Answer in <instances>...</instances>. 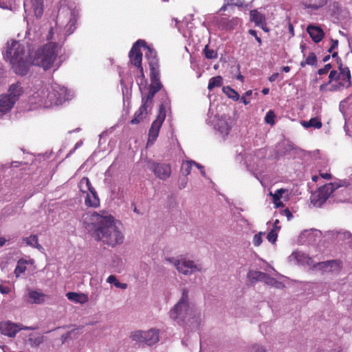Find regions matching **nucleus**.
<instances>
[{
	"label": "nucleus",
	"mask_w": 352,
	"mask_h": 352,
	"mask_svg": "<svg viewBox=\"0 0 352 352\" xmlns=\"http://www.w3.org/2000/svg\"><path fill=\"white\" fill-rule=\"evenodd\" d=\"M61 45L56 42H48L35 51L32 56L26 52L24 45L19 41H11L7 43L5 58L9 60L14 72L20 76L28 74L30 65H34L42 67L45 71L56 67Z\"/></svg>",
	"instance_id": "obj_1"
},
{
	"label": "nucleus",
	"mask_w": 352,
	"mask_h": 352,
	"mask_svg": "<svg viewBox=\"0 0 352 352\" xmlns=\"http://www.w3.org/2000/svg\"><path fill=\"white\" fill-rule=\"evenodd\" d=\"M86 229L98 241L109 246L115 247L122 243L124 236L115 223L113 217L103 211L86 213L83 216Z\"/></svg>",
	"instance_id": "obj_2"
},
{
	"label": "nucleus",
	"mask_w": 352,
	"mask_h": 352,
	"mask_svg": "<svg viewBox=\"0 0 352 352\" xmlns=\"http://www.w3.org/2000/svg\"><path fill=\"white\" fill-rule=\"evenodd\" d=\"M330 71L328 81L322 83L319 90L322 93L336 92L349 88L352 85V77L349 69Z\"/></svg>",
	"instance_id": "obj_3"
},
{
	"label": "nucleus",
	"mask_w": 352,
	"mask_h": 352,
	"mask_svg": "<svg viewBox=\"0 0 352 352\" xmlns=\"http://www.w3.org/2000/svg\"><path fill=\"white\" fill-rule=\"evenodd\" d=\"M190 311L191 309L188 304V292L186 289H184L180 300L170 311L169 315L170 318L181 324L184 322Z\"/></svg>",
	"instance_id": "obj_4"
},
{
	"label": "nucleus",
	"mask_w": 352,
	"mask_h": 352,
	"mask_svg": "<svg viewBox=\"0 0 352 352\" xmlns=\"http://www.w3.org/2000/svg\"><path fill=\"white\" fill-rule=\"evenodd\" d=\"M80 190L82 193L86 194L85 204L89 208H98L100 206V199L97 192L92 186L89 179L83 177L78 184Z\"/></svg>",
	"instance_id": "obj_5"
},
{
	"label": "nucleus",
	"mask_w": 352,
	"mask_h": 352,
	"mask_svg": "<svg viewBox=\"0 0 352 352\" xmlns=\"http://www.w3.org/2000/svg\"><path fill=\"white\" fill-rule=\"evenodd\" d=\"M50 85L41 80H36L34 85L32 98L45 106H48V101L54 100V96L50 94Z\"/></svg>",
	"instance_id": "obj_6"
},
{
	"label": "nucleus",
	"mask_w": 352,
	"mask_h": 352,
	"mask_svg": "<svg viewBox=\"0 0 352 352\" xmlns=\"http://www.w3.org/2000/svg\"><path fill=\"white\" fill-rule=\"evenodd\" d=\"M130 338L138 344L151 346L159 341V331L155 329L147 331L137 330L131 332Z\"/></svg>",
	"instance_id": "obj_7"
},
{
	"label": "nucleus",
	"mask_w": 352,
	"mask_h": 352,
	"mask_svg": "<svg viewBox=\"0 0 352 352\" xmlns=\"http://www.w3.org/2000/svg\"><path fill=\"white\" fill-rule=\"evenodd\" d=\"M332 183L327 184L318 188L317 191L311 196V204L316 207H320L329 197V196L337 188Z\"/></svg>",
	"instance_id": "obj_8"
},
{
	"label": "nucleus",
	"mask_w": 352,
	"mask_h": 352,
	"mask_svg": "<svg viewBox=\"0 0 352 352\" xmlns=\"http://www.w3.org/2000/svg\"><path fill=\"white\" fill-rule=\"evenodd\" d=\"M166 118V110L164 105L161 104L159 107L158 113L156 119L153 122L148 131V137L147 144H153L157 140L161 126Z\"/></svg>",
	"instance_id": "obj_9"
},
{
	"label": "nucleus",
	"mask_w": 352,
	"mask_h": 352,
	"mask_svg": "<svg viewBox=\"0 0 352 352\" xmlns=\"http://www.w3.org/2000/svg\"><path fill=\"white\" fill-rule=\"evenodd\" d=\"M167 261L173 264L179 273L185 275H189L201 270V269L195 264L194 261L188 260L186 258H169Z\"/></svg>",
	"instance_id": "obj_10"
},
{
	"label": "nucleus",
	"mask_w": 352,
	"mask_h": 352,
	"mask_svg": "<svg viewBox=\"0 0 352 352\" xmlns=\"http://www.w3.org/2000/svg\"><path fill=\"white\" fill-rule=\"evenodd\" d=\"M36 327H27L21 324L12 322L10 320L0 322V332L3 336L9 338H14L18 332L21 330H34Z\"/></svg>",
	"instance_id": "obj_11"
},
{
	"label": "nucleus",
	"mask_w": 352,
	"mask_h": 352,
	"mask_svg": "<svg viewBox=\"0 0 352 352\" xmlns=\"http://www.w3.org/2000/svg\"><path fill=\"white\" fill-rule=\"evenodd\" d=\"M148 169L155 177L162 180H166L171 175V167L169 164L152 162L148 164Z\"/></svg>",
	"instance_id": "obj_12"
},
{
	"label": "nucleus",
	"mask_w": 352,
	"mask_h": 352,
	"mask_svg": "<svg viewBox=\"0 0 352 352\" xmlns=\"http://www.w3.org/2000/svg\"><path fill=\"white\" fill-rule=\"evenodd\" d=\"M151 85L148 88V93L143 98L153 102L155 95L162 89V84L160 79V69L150 70Z\"/></svg>",
	"instance_id": "obj_13"
},
{
	"label": "nucleus",
	"mask_w": 352,
	"mask_h": 352,
	"mask_svg": "<svg viewBox=\"0 0 352 352\" xmlns=\"http://www.w3.org/2000/svg\"><path fill=\"white\" fill-rule=\"evenodd\" d=\"M142 46H146V42L144 40H138L133 44L129 54L130 62L134 66L137 67L139 70H142V53L140 49V47Z\"/></svg>",
	"instance_id": "obj_14"
},
{
	"label": "nucleus",
	"mask_w": 352,
	"mask_h": 352,
	"mask_svg": "<svg viewBox=\"0 0 352 352\" xmlns=\"http://www.w3.org/2000/svg\"><path fill=\"white\" fill-rule=\"evenodd\" d=\"M153 102L142 98V104L139 109L135 112L133 119L130 121L132 125L138 124L142 122L152 109Z\"/></svg>",
	"instance_id": "obj_15"
},
{
	"label": "nucleus",
	"mask_w": 352,
	"mask_h": 352,
	"mask_svg": "<svg viewBox=\"0 0 352 352\" xmlns=\"http://www.w3.org/2000/svg\"><path fill=\"white\" fill-rule=\"evenodd\" d=\"M66 91V89L60 87L59 85L54 84L50 85V94L54 96V100L48 101V105L61 103L65 99Z\"/></svg>",
	"instance_id": "obj_16"
},
{
	"label": "nucleus",
	"mask_w": 352,
	"mask_h": 352,
	"mask_svg": "<svg viewBox=\"0 0 352 352\" xmlns=\"http://www.w3.org/2000/svg\"><path fill=\"white\" fill-rule=\"evenodd\" d=\"M144 47L147 50V52L145 53V56L148 61L150 70L160 69L157 52L153 48L147 46L146 45Z\"/></svg>",
	"instance_id": "obj_17"
},
{
	"label": "nucleus",
	"mask_w": 352,
	"mask_h": 352,
	"mask_svg": "<svg viewBox=\"0 0 352 352\" xmlns=\"http://www.w3.org/2000/svg\"><path fill=\"white\" fill-rule=\"evenodd\" d=\"M240 23V19L237 17H233L229 19L227 17H221L218 21V25L223 30L231 31L236 28Z\"/></svg>",
	"instance_id": "obj_18"
},
{
	"label": "nucleus",
	"mask_w": 352,
	"mask_h": 352,
	"mask_svg": "<svg viewBox=\"0 0 352 352\" xmlns=\"http://www.w3.org/2000/svg\"><path fill=\"white\" fill-rule=\"evenodd\" d=\"M24 6L32 9L36 18H40L43 14V0H25Z\"/></svg>",
	"instance_id": "obj_19"
},
{
	"label": "nucleus",
	"mask_w": 352,
	"mask_h": 352,
	"mask_svg": "<svg viewBox=\"0 0 352 352\" xmlns=\"http://www.w3.org/2000/svg\"><path fill=\"white\" fill-rule=\"evenodd\" d=\"M307 32L314 42L318 43L322 40L324 36V33L322 29L320 27L309 25L307 28Z\"/></svg>",
	"instance_id": "obj_20"
},
{
	"label": "nucleus",
	"mask_w": 352,
	"mask_h": 352,
	"mask_svg": "<svg viewBox=\"0 0 352 352\" xmlns=\"http://www.w3.org/2000/svg\"><path fill=\"white\" fill-rule=\"evenodd\" d=\"M15 102L8 95L1 96L0 98V113L4 114L9 111L13 107Z\"/></svg>",
	"instance_id": "obj_21"
},
{
	"label": "nucleus",
	"mask_w": 352,
	"mask_h": 352,
	"mask_svg": "<svg viewBox=\"0 0 352 352\" xmlns=\"http://www.w3.org/2000/svg\"><path fill=\"white\" fill-rule=\"evenodd\" d=\"M23 90L21 85V83L16 82L12 84L9 88V94L8 95L14 101L16 102L19 96L23 94Z\"/></svg>",
	"instance_id": "obj_22"
},
{
	"label": "nucleus",
	"mask_w": 352,
	"mask_h": 352,
	"mask_svg": "<svg viewBox=\"0 0 352 352\" xmlns=\"http://www.w3.org/2000/svg\"><path fill=\"white\" fill-rule=\"evenodd\" d=\"M250 21L254 23L256 26H259L266 21L265 15L256 10H253L250 12Z\"/></svg>",
	"instance_id": "obj_23"
},
{
	"label": "nucleus",
	"mask_w": 352,
	"mask_h": 352,
	"mask_svg": "<svg viewBox=\"0 0 352 352\" xmlns=\"http://www.w3.org/2000/svg\"><path fill=\"white\" fill-rule=\"evenodd\" d=\"M248 278L252 283L258 280L267 281V279H270L267 274L258 271H250L248 274Z\"/></svg>",
	"instance_id": "obj_24"
},
{
	"label": "nucleus",
	"mask_w": 352,
	"mask_h": 352,
	"mask_svg": "<svg viewBox=\"0 0 352 352\" xmlns=\"http://www.w3.org/2000/svg\"><path fill=\"white\" fill-rule=\"evenodd\" d=\"M30 302L32 304H41L45 300V295L38 291L32 290L28 292Z\"/></svg>",
	"instance_id": "obj_25"
},
{
	"label": "nucleus",
	"mask_w": 352,
	"mask_h": 352,
	"mask_svg": "<svg viewBox=\"0 0 352 352\" xmlns=\"http://www.w3.org/2000/svg\"><path fill=\"white\" fill-rule=\"evenodd\" d=\"M215 128L223 135H228L231 129L230 126L224 119L218 120L215 124Z\"/></svg>",
	"instance_id": "obj_26"
},
{
	"label": "nucleus",
	"mask_w": 352,
	"mask_h": 352,
	"mask_svg": "<svg viewBox=\"0 0 352 352\" xmlns=\"http://www.w3.org/2000/svg\"><path fill=\"white\" fill-rule=\"evenodd\" d=\"M287 192V190L285 188H280L276 190L274 193L270 192V195L272 197L273 203L275 204L276 208L283 207V203L280 201V199L283 197V195Z\"/></svg>",
	"instance_id": "obj_27"
},
{
	"label": "nucleus",
	"mask_w": 352,
	"mask_h": 352,
	"mask_svg": "<svg viewBox=\"0 0 352 352\" xmlns=\"http://www.w3.org/2000/svg\"><path fill=\"white\" fill-rule=\"evenodd\" d=\"M67 298L76 302L85 303L88 301V296L85 294H78L76 292H68L66 294Z\"/></svg>",
	"instance_id": "obj_28"
},
{
	"label": "nucleus",
	"mask_w": 352,
	"mask_h": 352,
	"mask_svg": "<svg viewBox=\"0 0 352 352\" xmlns=\"http://www.w3.org/2000/svg\"><path fill=\"white\" fill-rule=\"evenodd\" d=\"M301 124L306 129L314 127L319 129L322 126L321 120L318 117L312 118L309 121H302Z\"/></svg>",
	"instance_id": "obj_29"
},
{
	"label": "nucleus",
	"mask_w": 352,
	"mask_h": 352,
	"mask_svg": "<svg viewBox=\"0 0 352 352\" xmlns=\"http://www.w3.org/2000/svg\"><path fill=\"white\" fill-rule=\"evenodd\" d=\"M23 240L29 246L35 248L39 250L43 249V247L38 243L37 235L32 234L28 237L23 238Z\"/></svg>",
	"instance_id": "obj_30"
},
{
	"label": "nucleus",
	"mask_w": 352,
	"mask_h": 352,
	"mask_svg": "<svg viewBox=\"0 0 352 352\" xmlns=\"http://www.w3.org/2000/svg\"><path fill=\"white\" fill-rule=\"evenodd\" d=\"M223 85V78L221 76H217L209 80L208 89L211 91L215 87H220Z\"/></svg>",
	"instance_id": "obj_31"
},
{
	"label": "nucleus",
	"mask_w": 352,
	"mask_h": 352,
	"mask_svg": "<svg viewBox=\"0 0 352 352\" xmlns=\"http://www.w3.org/2000/svg\"><path fill=\"white\" fill-rule=\"evenodd\" d=\"M337 262L338 261L336 260L319 262L314 265V268H316L322 271H325L327 268H331L335 264L337 263Z\"/></svg>",
	"instance_id": "obj_32"
},
{
	"label": "nucleus",
	"mask_w": 352,
	"mask_h": 352,
	"mask_svg": "<svg viewBox=\"0 0 352 352\" xmlns=\"http://www.w3.org/2000/svg\"><path fill=\"white\" fill-rule=\"evenodd\" d=\"M222 91L229 98L234 101H237L240 98L239 94L230 86L223 87Z\"/></svg>",
	"instance_id": "obj_33"
},
{
	"label": "nucleus",
	"mask_w": 352,
	"mask_h": 352,
	"mask_svg": "<svg viewBox=\"0 0 352 352\" xmlns=\"http://www.w3.org/2000/svg\"><path fill=\"white\" fill-rule=\"evenodd\" d=\"M27 261L23 258L19 259L17 262L16 267L14 270V274L16 277H19L20 274L24 273L27 269L26 267Z\"/></svg>",
	"instance_id": "obj_34"
},
{
	"label": "nucleus",
	"mask_w": 352,
	"mask_h": 352,
	"mask_svg": "<svg viewBox=\"0 0 352 352\" xmlns=\"http://www.w3.org/2000/svg\"><path fill=\"white\" fill-rule=\"evenodd\" d=\"M316 63H317V57H316V54L314 52H310L308 54V56L306 58L305 60L302 61L300 63V66L302 67H305L306 65L314 66V65H316Z\"/></svg>",
	"instance_id": "obj_35"
},
{
	"label": "nucleus",
	"mask_w": 352,
	"mask_h": 352,
	"mask_svg": "<svg viewBox=\"0 0 352 352\" xmlns=\"http://www.w3.org/2000/svg\"><path fill=\"white\" fill-rule=\"evenodd\" d=\"M107 282L109 283H111V284H113L115 285V287H116L117 288L125 289L127 287L126 283H122L119 282L118 280L117 279V278L116 277V276H114V275H110L107 278Z\"/></svg>",
	"instance_id": "obj_36"
},
{
	"label": "nucleus",
	"mask_w": 352,
	"mask_h": 352,
	"mask_svg": "<svg viewBox=\"0 0 352 352\" xmlns=\"http://www.w3.org/2000/svg\"><path fill=\"white\" fill-rule=\"evenodd\" d=\"M28 341L31 346H37L43 342V337L35 334H30Z\"/></svg>",
	"instance_id": "obj_37"
},
{
	"label": "nucleus",
	"mask_w": 352,
	"mask_h": 352,
	"mask_svg": "<svg viewBox=\"0 0 352 352\" xmlns=\"http://www.w3.org/2000/svg\"><path fill=\"white\" fill-rule=\"evenodd\" d=\"M192 165V161H186L183 162L181 167L182 174L186 176L188 175L191 172Z\"/></svg>",
	"instance_id": "obj_38"
},
{
	"label": "nucleus",
	"mask_w": 352,
	"mask_h": 352,
	"mask_svg": "<svg viewBox=\"0 0 352 352\" xmlns=\"http://www.w3.org/2000/svg\"><path fill=\"white\" fill-rule=\"evenodd\" d=\"M204 53L206 58L208 59L215 58L217 56V52L213 50H210L208 45L205 46L204 49Z\"/></svg>",
	"instance_id": "obj_39"
},
{
	"label": "nucleus",
	"mask_w": 352,
	"mask_h": 352,
	"mask_svg": "<svg viewBox=\"0 0 352 352\" xmlns=\"http://www.w3.org/2000/svg\"><path fill=\"white\" fill-rule=\"evenodd\" d=\"M275 113L273 111L270 110L269 111L266 115H265V121L267 123V124H270L271 125H274V123H275Z\"/></svg>",
	"instance_id": "obj_40"
},
{
	"label": "nucleus",
	"mask_w": 352,
	"mask_h": 352,
	"mask_svg": "<svg viewBox=\"0 0 352 352\" xmlns=\"http://www.w3.org/2000/svg\"><path fill=\"white\" fill-rule=\"evenodd\" d=\"M331 67V64L327 63L322 68H320L318 70V74L320 76L327 74L329 72H330Z\"/></svg>",
	"instance_id": "obj_41"
},
{
	"label": "nucleus",
	"mask_w": 352,
	"mask_h": 352,
	"mask_svg": "<svg viewBox=\"0 0 352 352\" xmlns=\"http://www.w3.org/2000/svg\"><path fill=\"white\" fill-rule=\"evenodd\" d=\"M263 241L262 239V232H259L254 236L253 238V244L255 246H259Z\"/></svg>",
	"instance_id": "obj_42"
},
{
	"label": "nucleus",
	"mask_w": 352,
	"mask_h": 352,
	"mask_svg": "<svg viewBox=\"0 0 352 352\" xmlns=\"http://www.w3.org/2000/svg\"><path fill=\"white\" fill-rule=\"evenodd\" d=\"M267 240L274 243H275V241H276L277 239V234L276 233V232L273 230H272L267 235Z\"/></svg>",
	"instance_id": "obj_43"
},
{
	"label": "nucleus",
	"mask_w": 352,
	"mask_h": 352,
	"mask_svg": "<svg viewBox=\"0 0 352 352\" xmlns=\"http://www.w3.org/2000/svg\"><path fill=\"white\" fill-rule=\"evenodd\" d=\"M327 3V0H318L317 3H314L310 6V8L313 9L317 10L322 6H324Z\"/></svg>",
	"instance_id": "obj_44"
},
{
	"label": "nucleus",
	"mask_w": 352,
	"mask_h": 352,
	"mask_svg": "<svg viewBox=\"0 0 352 352\" xmlns=\"http://www.w3.org/2000/svg\"><path fill=\"white\" fill-rule=\"evenodd\" d=\"M11 292V289L8 286H4L3 285H0V292L3 294H8Z\"/></svg>",
	"instance_id": "obj_45"
},
{
	"label": "nucleus",
	"mask_w": 352,
	"mask_h": 352,
	"mask_svg": "<svg viewBox=\"0 0 352 352\" xmlns=\"http://www.w3.org/2000/svg\"><path fill=\"white\" fill-rule=\"evenodd\" d=\"M337 63H338V71H339V72H342V69H349L348 67L343 65L342 61L341 58H338L337 59Z\"/></svg>",
	"instance_id": "obj_46"
},
{
	"label": "nucleus",
	"mask_w": 352,
	"mask_h": 352,
	"mask_svg": "<svg viewBox=\"0 0 352 352\" xmlns=\"http://www.w3.org/2000/svg\"><path fill=\"white\" fill-rule=\"evenodd\" d=\"M279 76V74L278 73H274L272 75H271L270 77H269V80L270 82H274L275 81Z\"/></svg>",
	"instance_id": "obj_47"
},
{
	"label": "nucleus",
	"mask_w": 352,
	"mask_h": 352,
	"mask_svg": "<svg viewBox=\"0 0 352 352\" xmlns=\"http://www.w3.org/2000/svg\"><path fill=\"white\" fill-rule=\"evenodd\" d=\"M254 349L255 352H265V350L259 345H254Z\"/></svg>",
	"instance_id": "obj_48"
},
{
	"label": "nucleus",
	"mask_w": 352,
	"mask_h": 352,
	"mask_svg": "<svg viewBox=\"0 0 352 352\" xmlns=\"http://www.w3.org/2000/svg\"><path fill=\"white\" fill-rule=\"evenodd\" d=\"M320 176L325 179H330L331 178V175L330 173H320Z\"/></svg>",
	"instance_id": "obj_49"
},
{
	"label": "nucleus",
	"mask_w": 352,
	"mask_h": 352,
	"mask_svg": "<svg viewBox=\"0 0 352 352\" xmlns=\"http://www.w3.org/2000/svg\"><path fill=\"white\" fill-rule=\"evenodd\" d=\"M53 34H54V29H53V28H51L48 32V34L47 36V40H48V41L52 40L53 38Z\"/></svg>",
	"instance_id": "obj_50"
},
{
	"label": "nucleus",
	"mask_w": 352,
	"mask_h": 352,
	"mask_svg": "<svg viewBox=\"0 0 352 352\" xmlns=\"http://www.w3.org/2000/svg\"><path fill=\"white\" fill-rule=\"evenodd\" d=\"M338 41L331 39V45L330 47H331V49L335 50L336 48L338 47Z\"/></svg>",
	"instance_id": "obj_51"
},
{
	"label": "nucleus",
	"mask_w": 352,
	"mask_h": 352,
	"mask_svg": "<svg viewBox=\"0 0 352 352\" xmlns=\"http://www.w3.org/2000/svg\"><path fill=\"white\" fill-rule=\"evenodd\" d=\"M241 102L244 104H248L250 102V100H248L246 98V96L244 95L241 98Z\"/></svg>",
	"instance_id": "obj_52"
},
{
	"label": "nucleus",
	"mask_w": 352,
	"mask_h": 352,
	"mask_svg": "<svg viewBox=\"0 0 352 352\" xmlns=\"http://www.w3.org/2000/svg\"><path fill=\"white\" fill-rule=\"evenodd\" d=\"M258 27H260L265 32H268L270 31L269 28L267 27L266 21L265 22V23L259 25Z\"/></svg>",
	"instance_id": "obj_53"
},
{
	"label": "nucleus",
	"mask_w": 352,
	"mask_h": 352,
	"mask_svg": "<svg viewBox=\"0 0 352 352\" xmlns=\"http://www.w3.org/2000/svg\"><path fill=\"white\" fill-rule=\"evenodd\" d=\"M284 213L286 214V216L288 217V219H289L290 217H292V212L287 208L284 210Z\"/></svg>",
	"instance_id": "obj_54"
},
{
	"label": "nucleus",
	"mask_w": 352,
	"mask_h": 352,
	"mask_svg": "<svg viewBox=\"0 0 352 352\" xmlns=\"http://www.w3.org/2000/svg\"><path fill=\"white\" fill-rule=\"evenodd\" d=\"M248 33H249L250 35H252V36H254V38H256V36H257V34H256V30H249Z\"/></svg>",
	"instance_id": "obj_55"
},
{
	"label": "nucleus",
	"mask_w": 352,
	"mask_h": 352,
	"mask_svg": "<svg viewBox=\"0 0 352 352\" xmlns=\"http://www.w3.org/2000/svg\"><path fill=\"white\" fill-rule=\"evenodd\" d=\"M281 69L283 72L287 73L290 71L291 69H290V67H289V66H284L282 67Z\"/></svg>",
	"instance_id": "obj_56"
},
{
	"label": "nucleus",
	"mask_w": 352,
	"mask_h": 352,
	"mask_svg": "<svg viewBox=\"0 0 352 352\" xmlns=\"http://www.w3.org/2000/svg\"><path fill=\"white\" fill-rule=\"evenodd\" d=\"M6 242V239H4L3 237H0V247H2L3 245H4Z\"/></svg>",
	"instance_id": "obj_57"
},
{
	"label": "nucleus",
	"mask_w": 352,
	"mask_h": 352,
	"mask_svg": "<svg viewBox=\"0 0 352 352\" xmlns=\"http://www.w3.org/2000/svg\"><path fill=\"white\" fill-rule=\"evenodd\" d=\"M270 92V89L269 88H263L262 89V93L264 94V95H267Z\"/></svg>",
	"instance_id": "obj_58"
},
{
	"label": "nucleus",
	"mask_w": 352,
	"mask_h": 352,
	"mask_svg": "<svg viewBox=\"0 0 352 352\" xmlns=\"http://www.w3.org/2000/svg\"><path fill=\"white\" fill-rule=\"evenodd\" d=\"M193 165L196 166L199 169H204V167L195 162H192Z\"/></svg>",
	"instance_id": "obj_59"
},
{
	"label": "nucleus",
	"mask_w": 352,
	"mask_h": 352,
	"mask_svg": "<svg viewBox=\"0 0 352 352\" xmlns=\"http://www.w3.org/2000/svg\"><path fill=\"white\" fill-rule=\"evenodd\" d=\"M255 39L258 42L259 45L262 44V40L259 36H256Z\"/></svg>",
	"instance_id": "obj_60"
},
{
	"label": "nucleus",
	"mask_w": 352,
	"mask_h": 352,
	"mask_svg": "<svg viewBox=\"0 0 352 352\" xmlns=\"http://www.w3.org/2000/svg\"><path fill=\"white\" fill-rule=\"evenodd\" d=\"M140 73V76L141 78L143 79V80H145V76H144V70H139Z\"/></svg>",
	"instance_id": "obj_61"
},
{
	"label": "nucleus",
	"mask_w": 352,
	"mask_h": 352,
	"mask_svg": "<svg viewBox=\"0 0 352 352\" xmlns=\"http://www.w3.org/2000/svg\"><path fill=\"white\" fill-rule=\"evenodd\" d=\"M252 94V90H248L245 92V96H250Z\"/></svg>",
	"instance_id": "obj_62"
},
{
	"label": "nucleus",
	"mask_w": 352,
	"mask_h": 352,
	"mask_svg": "<svg viewBox=\"0 0 352 352\" xmlns=\"http://www.w3.org/2000/svg\"><path fill=\"white\" fill-rule=\"evenodd\" d=\"M329 58H330V56L327 55L323 58L322 60H323V62H327L329 60Z\"/></svg>",
	"instance_id": "obj_63"
},
{
	"label": "nucleus",
	"mask_w": 352,
	"mask_h": 352,
	"mask_svg": "<svg viewBox=\"0 0 352 352\" xmlns=\"http://www.w3.org/2000/svg\"><path fill=\"white\" fill-rule=\"evenodd\" d=\"M332 57L333 58H338V54L337 52H334L333 54H332Z\"/></svg>",
	"instance_id": "obj_64"
}]
</instances>
